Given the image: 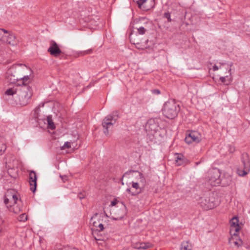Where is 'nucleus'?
Masks as SVG:
<instances>
[{
    "label": "nucleus",
    "instance_id": "4be33fe9",
    "mask_svg": "<svg viewBox=\"0 0 250 250\" xmlns=\"http://www.w3.org/2000/svg\"><path fill=\"white\" fill-rule=\"evenodd\" d=\"M151 246V244L149 243H140L139 250H146Z\"/></svg>",
    "mask_w": 250,
    "mask_h": 250
},
{
    "label": "nucleus",
    "instance_id": "58836bf2",
    "mask_svg": "<svg viewBox=\"0 0 250 250\" xmlns=\"http://www.w3.org/2000/svg\"><path fill=\"white\" fill-rule=\"evenodd\" d=\"M218 69H219V68H218V67L217 65H215L213 66V71H217Z\"/></svg>",
    "mask_w": 250,
    "mask_h": 250
},
{
    "label": "nucleus",
    "instance_id": "7ed1b4c3",
    "mask_svg": "<svg viewBox=\"0 0 250 250\" xmlns=\"http://www.w3.org/2000/svg\"><path fill=\"white\" fill-rule=\"evenodd\" d=\"M25 67V65L22 64H15L13 65L7 70L6 75V78L8 82L11 83H14L19 81V79L21 78L20 74H13V71L17 70L18 71H21Z\"/></svg>",
    "mask_w": 250,
    "mask_h": 250
},
{
    "label": "nucleus",
    "instance_id": "a878e982",
    "mask_svg": "<svg viewBox=\"0 0 250 250\" xmlns=\"http://www.w3.org/2000/svg\"><path fill=\"white\" fill-rule=\"evenodd\" d=\"M9 32L7 30L0 28V40H1L2 42H3V37H5L4 34L5 33L7 34Z\"/></svg>",
    "mask_w": 250,
    "mask_h": 250
},
{
    "label": "nucleus",
    "instance_id": "79ce46f5",
    "mask_svg": "<svg viewBox=\"0 0 250 250\" xmlns=\"http://www.w3.org/2000/svg\"><path fill=\"white\" fill-rule=\"evenodd\" d=\"M79 197L80 199H81L83 198V196L82 197L81 195H79Z\"/></svg>",
    "mask_w": 250,
    "mask_h": 250
},
{
    "label": "nucleus",
    "instance_id": "4c0bfd02",
    "mask_svg": "<svg viewBox=\"0 0 250 250\" xmlns=\"http://www.w3.org/2000/svg\"><path fill=\"white\" fill-rule=\"evenodd\" d=\"M92 52L91 49H88L83 52V55L90 54Z\"/></svg>",
    "mask_w": 250,
    "mask_h": 250
},
{
    "label": "nucleus",
    "instance_id": "39448f33",
    "mask_svg": "<svg viewBox=\"0 0 250 250\" xmlns=\"http://www.w3.org/2000/svg\"><path fill=\"white\" fill-rule=\"evenodd\" d=\"M221 173L218 169L214 168L209 171L207 178L208 183L212 186H217L221 182Z\"/></svg>",
    "mask_w": 250,
    "mask_h": 250
},
{
    "label": "nucleus",
    "instance_id": "423d86ee",
    "mask_svg": "<svg viewBox=\"0 0 250 250\" xmlns=\"http://www.w3.org/2000/svg\"><path fill=\"white\" fill-rule=\"evenodd\" d=\"M241 161L243 165V169L238 168L237 173L241 176H244L247 175L250 170V162L249 155L244 153L241 156Z\"/></svg>",
    "mask_w": 250,
    "mask_h": 250
},
{
    "label": "nucleus",
    "instance_id": "72a5a7b5",
    "mask_svg": "<svg viewBox=\"0 0 250 250\" xmlns=\"http://www.w3.org/2000/svg\"><path fill=\"white\" fill-rule=\"evenodd\" d=\"M242 241L240 239L238 241H235L234 242V245L238 247L241 246L242 245Z\"/></svg>",
    "mask_w": 250,
    "mask_h": 250
},
{
    "label": "nucleus",
    "instance_id": "9d476101",
    "mask_svg": "<svg viewBox=\"0 0 250 250\" xmlns=\"http://www.w3.org/2000/svg\"><path fill=\"white\" fill-rule=\"evenodd\" d=\"M201 139V135L198 132L191 131L187 135L185 140L187 144H190L192 143H198Z\"/></svg>",
    "mask_w": 250,
    "mask_h": 250
},
{
    "label": "nucleus",
    "instance_id": "6e6552de",
    "mask_svg": "<svg viewBox=\"0 0 250 250\" xmlns=\"http://www.w3.org/2000/svg\"><path fill=\"white\" fill-rule=\"evenodd\" d=\"M122 208H116L113 210V215L111 217V219L113 220H120L126 216L127 213V208L123 203H122Z\"/></svg>",
    "mask_w": 250,
    "mask_h": 250
},
{
    "label": "nucleus",
    "instance_id": "0eeeda50",
    "mask_svg": "<svg viewBox=\"0 0 250 250\" xmlns=\"http://www.w3.org/2000/svg\"><path fill=\"white\" fill-rule=\"evenodd\" d=\"M18 198V194L15 190H8L4 196V203L7 208H9L13 204L17 203Z\"/></svg>",
    "mask_w": 250,
    "mask_h": 250
},
{
    "label": "nucleus",
    "instance_id": "9b49d317",
    "mask_svg": "<svg viewBox=\"0 0 250 250\" xmlns=\"http://www.w3.org/2000/svg\"><path fill=\"white\" fill-rule=\"evenodd\" d=\"M50 46L47 51L50 54L55 57H58L62 53L59 45L54 41H51L50 42Z\"/></svg>",
    "mask_w": 250,
    "mask_h": 250
},
{
    "label": "nucleus",
    "instance_id": "7c9ffc66",
    "mask_svg": "<svg viewBox=\"0 0 250 250\" xmlns=\"http://www.w3.org/2000/svg\"><path fill=\"white\" fill-rule=\"evenodd\" d=\"M138 33L141 35H144L146 32V30L143 26H140L137 28Z\"/></svg>",
    "mask_w": 250,
    "mask_h": 250
},
{
    "label": "nucleus",
    "instance_id": "473e14b6",
    "mask_svg": "<svg viewBox=\"0 0 250 250\" xmlns=\"http://www.w3.org/2000/svg\"><path fill=\"white\" fill-rule=\"evenodd\" d=\"M139 244L140 242L132 243L131 246L133 249L139 250Z\"/></svg>",
    "mask_w": 250,
    "mask_h": 250
},
{
    "label": "nucleus",
    "instance_id": "37998d69",
    "mask_svg": "<svg viewBox=\"0 0 250 250\" xmlns=\"http://www.w3.org/2000/svg\"><path fill=\"white\" fill-rule=\"evenodd\" d=\"M233 235H237V234H236L235 232H234V233H233Z\"/></svg>",
    "mask_w": 250,
    "mask_h": 250
},
{
    "label": "nucleus",
    "instance_id": "412c9836",
    "mask_svg": "<svg viewBox=\"0 0 250 250\" xmlns=\"http://www.w3.org/2000/svg\"><path fill=\"white\" fill-rule=\"evenodd\" d=\"M46 120L48 124V127L51 129H55V125L53 122L52 117L51 116H47Z\"/></svg>",
    "mask_w": 250,
    "mask_h": 250
},
{
    "label": "nucleus",
    "instance_id": "f03ea898",
    "mask_svg": "<svg viewBox=\"0 0 250 250\" xmlns=\"http://www.w3.org/2000/svg\"><path fill=\"white\" fill-rule=\"evenodd\" d=\"M180 109L179 105L176 101L174 100H170L165 103L162 111L164 115L167 118L172 119L177 116Z\"/></svg>",
    "mask_w": 250,
    "mask_h": 250
},
{
    "label": "nucleus",
    "instance_id": "e433bc0d",
    "mask_svg": "<svg viewBox=\"0 0 250 250\" xmlns=\"http://www.w3.org/2000/svg\"><path fill=\"white\" fill-rule=\"evenodd\" d=\"M60 177H61L62 180L63 182H65V181L67 180V176L66 175H63V176L60 175Z\"/></svg>",
    "mask_w": 250,
    "mask_h": 250
},
{
    "label": "nucleus",
    "instance_id": "f8f14e48",
    "mask_svg": "<svg viewBox=\"0 0 250 250\" xmlns=\"http://www.w3.org/2000/svg\"><path fill=\"white\" fill-rule=\"evenodd\" d=\"M201 205L204 209L208 210L214 208L216 204L214 202L213 199L207 197L202 199Z\"/></svg>",
    "mask_w": 250,
    "mask_h": 250
},
{
    "label": "nucleus",
    "instance_id": "20e7f679",
    "mask_svg": "<svg viewBox=\"0 0 250 250\" xmlns=\"http://www.w3.org/2000/svg\"><path fill=\"white\" fill-rule=\"evenodd\" d=\"M118 119V113L117 111H115L106 116L103 119L102 126L104 129V132L106 135H108V128L115 124Z\"/></svg>",
    "mask_w": 250,
    "mask_h": 250
},
{
    "label": "nucleus",
    "instance_id": "c03bdc74",
    "mask_svg": "<svg viewBox=\"0 0 250 250\" xmlns=\"http://www.w3.org/2000/svg\"><path fill=\"white\" fill-rule=\"evenodd\" d=\"M126 250V249H123V250Z\"/></svg>",
    "mask_w": 250,
    "mask_h": 250
},
{
    "label": "nucleus",
    "instance_id": "c85d7f7f",
    "mask_svg": "<svg viewBox=\"0 0 250 250\" xmlns=\"http://www.w3.org/2000/svg\"><path fill=\"white\" fill-rule=\"evenodd\" d=\"M6 146L5 145L2 144L0 145V155H2L6 150Z\"/></svg>",
    "mask_w": 250,
    "mask_h": 250
},
{
    "label": "nucleus",
    "instance_id": "c756f323",
    "mask_svg": "<svg viewBox=\"0 0 250 250\" xmlns=\"http://www.w3.org/2000/svg\"><path fill=\"white\" fill-rule=\"evenodd\" d=\"M70 147H71L70 143L69 142H66L64 144L63 146H62L61 149L63 150V149H64L65 148H69Z\"/></svg>",
    "mask_w": 250,
    "mask_h": 250
},
{
    "label": "nucleus",
    "instance_id": "f3484780",
    "mask_svg": "<svg viewBox=\"0 0 250 250\" xmlns=\"http://www.w3.org/2000/svg\"><path fill=\"white\" fill-rule=\"evenodd\" d=\"M18 88L14 87L9 88L5 92V94L7 96H12V97L17 101V93Z\"/></svg>",
    "mask_w": 250,
    "mask_h": 250
},
{
    "label": "nucleus",
    "instance_id": "ddd939ff",
    "mask_svg": "<svg viewBox=\"0 0 250 250\" xmlns=\"http://www.w3.org/2000/svg\"><path fill=\"white\" fill-rule=\"evenodd\" d=\"M29 184L30 190L34 193L36 190L37 176L34 171H31L29 173Z\"/></svg>",
    "mask_w": 250,
    "mask_h": 250
},
{
    "label": "nucleus",
    "instance_id": "a211bd4d",
    "mask_svg": "<svg viewBox=\"0 0 250 250\" xmlns=\"http://www.w3.org/2000/svg\"><path fill=\"white\" fill-rule=\"evenodd\" d=\"M136 172L138 173V175L137 176V181H136V182H137L140 185H142V186H143L144 188H145L146 184V180L145 176H144L143 173L138 171Z\"/></svg>",
    "mask_w": 250,
    "mask_h": 250
},
{
    "label": "nucleus",
    "instance_id": "393cba45",
    "mask_svg": "<svg viewBox=\"0 0 250 250\" xmlns=\"http://www.w3.org/2000/svg\"><path fill=\"white\" fill-rule=\"evenodd\" d=\"M29 76H23L21 75V78L19 79L20 81H22V84H27L26 83L29 80Z\"/></svg>",
    "mask_w": 250,
    "mask_h": 250
},
{
    "label": "nucleus",
    "instance_id": "2f4dec72",
    "mask_svg": "<svg viewBox=\"0 0 250 250\" xmlns=\"http://www.w3.org/2000/svg\"><path fill=\"white\" fill-rule=\"evenodd\" d=\"M164 17L167 19L168 22L171 21L170 14L169 12H167L164 14Z\"/></svg>",
    "mask_w": 250,
    "mask_h": 250
},
{
    "label": "nucleus",
    "instance_id": "4468645a",
    "mask_svg": "<svg viewBox=\"0 0 250 250\" xmlns=\"http://www.w3.org/2000/svg\"><path fill=\"white\" fill-rule=\"evenodd\" d=\"M230 231H235L237 232L239 231L240 227L239 225V220L236 217H233L230 221Z\"/></svg>",
    "mask_w": 250,
    "mask_h": 250
},
{
    "label": "nucleus",
    "instance_id": "dca6fc26",
    "mask_svg": "<svg viewBox=\"0 0 250 250\" xmlns=\"http://www.w3.org/2000/svg\"><path fill=\"white\" fill-rule=\"evenodd\" d=\"M188 163L189 161L182 154H177L175 158V163L177 166L186 165Z\"/></svg>",
    "mask_w": 250,
    "mask_h": 250
},
{
    "label": "nucleus",
    "instance_id": "cd10ccee",
    "mask_svg": "<svg viewBox=\"0 0 250 250\" xmlns=\"http://www.w3.org/2000/svg\"><path fill=\"white\" fill-rule=\"evenodd\" d=\"M27 216L25 213H22L19 216V220L20 221H25L27 220Z\"/></svg>",
    "mask_w": 250,
    "mask_h": 250
},
{
    "label": "nucleus",
    "instance_id": "aec40b11",
    "mask_svg": "<svg viewBox=\"0 0 250 250\" xmlns=\"http://www.w3.org/2000/svg\"><path fill=\"white\" fill-rule=\"evenodd\" d=\"M192 246L189 241H184L181 244L180 250H192Z\"/></svg>",
    "mask_w": 250,
    "mask_h": 250
},
{
    "label": "nucleus",
    "instance_id": "6ab92c4d",
    "mask_svg": "<svg viewBox=\"0 0 250 250\" xmlns=\"http://www.w3.org/2000/svg\"><path fill=\"white\" fill-rule=\"evenodd\" d=\"M10 208L9 210L15 214L19 213L21 210V207L19 204H17V203L13 204L11 205V207Z\"/></svg>",
    "mask_w": 250,
    "mask_h": 250
},
{
    "label": "nucleus",
    "instance_id": "f257e3e1",
    "mask_svg": "<svg viewBox=\"0 0 250 250\" xmlns=\"http://www.w3.org/2000/svg\"><path fill=\"white\" fill-rule=\"evenodd\" d=\"M17 102L22 106L27 105L32 96V89L27 84H22L18 88Z\"/></svg>",
    "mask_w": 250,
    "mask_h": 250
},
{
    "label": "nucleus",
    "instance_id": "c9c22d12",
    "mask_svg": "<svg viewBox=\"0 0 250 250\" xmlns=\"http://www.w3.org/2000/svg\"><path fill=\"white\" fill-rule=\"evenodd\" d=\"M97 227L99 228V229H98L99 231H102L104 229L103 225L102 223H99Z\"/></svg>",
    "mask_w": 250,
    "mask_h": 250
},
{
    "label": "nucleus",
    "instance_id": "5701e85b",
    "mask_svg": "<svg viewBox=\"0 0 250 250\" xmlns=\"http://www.w3.org/2000/svg\"><path fill=\"white\" fill-rule=\"evenodd\" d=\"M219 79L222 83L226 85L229 84L231 82V79L228 76L226 77H221Z\"/></svg>",
    "mask_w": 250,
    "mask_h": 250
},
{
    "label": "nucleus",
    "instance_id": "f704fd0d",
    "mask_svg": "<svg viewBox=\"0 0 250 250\" xmlns=\"http://www.w3.org/2000/svg\"><path fill=\"white\" fill-rule=\"evenodd\" d=\"M152 93L153 94L159 95L160 94L161 92L159 89H153L151 90Z\"/></svg>",
    "mask_w": 250,
    "mask_h": 250
},
{
    "label": "nucleus",
    "instance_id": "1a4fd4ad",
    "mask_svg": "<svg viewBox=\"0 0 250 250\" xmlns=\"http://www.w3.org/2000/svg\"><path fill=\"white\" fill-rule=\"evenodd\" d=\"M130 184L131 187L128 188L126 189V191L132 196H136L144 190L145 188L136 182L132 181Z\"/></svg>",
    "mask_w": 250,
    "mask_h": 250
},
{
    "label": "nucleus",
    "instance_id": "bb28decb",
    "mask_svg": "<svg viewBox=\"0 0 250 250\" xmlns=\"http://www.w3.org/2000/svg\"><path fill=\"white\" fill-rule=\"evenodd\" d=\"M97 214L96 213L95 215H94L90 219V223H92L94 227L97 228L98 226V224L99 223L96 222V221H94V220L95 219L96 217L97 216Z\"/></svg>",
    "mask_w": 250,
    "mask_h": 250
},
{
    "label": "nucleus",
    "instance_id": "b1692460",
    "mask_svg": "<svg viewBox=\"0 0 250 250\" xmlns=\"http://www.w3.org/2000/svg\"><path fill=\"white\" fill-rule=\"evenodd\" d=\"M147 0H133L134 2H136L138 6V7L140 9H143L145 8L143 6V4L145 3Z\"/></svg>",
    "mask_w": 250,
    "mask_h": 250
},
{
    "label": "nucleus",
    "instance_id": "ea45409f",
    "mask_svg": "<svg viewBox=\"0 0 250 250\" xmlns=\"http://www.w3.org/2000/svg\"><path fill=\"white\" fill-rule=\"evenodd\" d=\"M21 72V71H18L17 70H14V71H13V74L16 75V74H20Z\"/></svg>",
    "mask_w": 250,
    "mask_h": 250
},
{
    "label": "nucleus",
    "instance_id": "2eb2a0df",
    "mask_svg": "<svg viewBox=\"0 0 250 250\" xmlns=\"http://www.w3.org/2000/svg\"><path fill=\"white\" fill-rule=\"evenodd\" d=\"M3 42L13 46L17 43L16 37L13 33H9L8 36H5V37H3Z\"/></svg>",
    "mask_w": 250,
    "mask_h": 250
},
{
    "label": "nucleus",
    "instance_id": "a18cd8bd",
    "mask_svg": "<svg viewBox=\"0 0 250 250\" xmlns=\"http://www.w3.org/2000/svg\"><path fill=\"white\" fill-rule=\"evenodd\" d=\"M1 229H2V228H0V231H1Z\"/></svg>",
    "mask_w": 250,
    "mask_h": 250
},
{
    "label": "nucleus",
    "instance_id": "a19ab883",
    "mask_svg": "<svg viewBox=\"0 0 250 250\" xmlns=\"http://www.w3.org/2000/svg\"><path fill=\"white\" fill-rule=\"evenodd\" d=\"M116 204V202L115 201H112V202H111V205L112 206H115Z\"/></svg>",
    "mask_w": 250,
    "mask_h": 250
}]
</instances>
